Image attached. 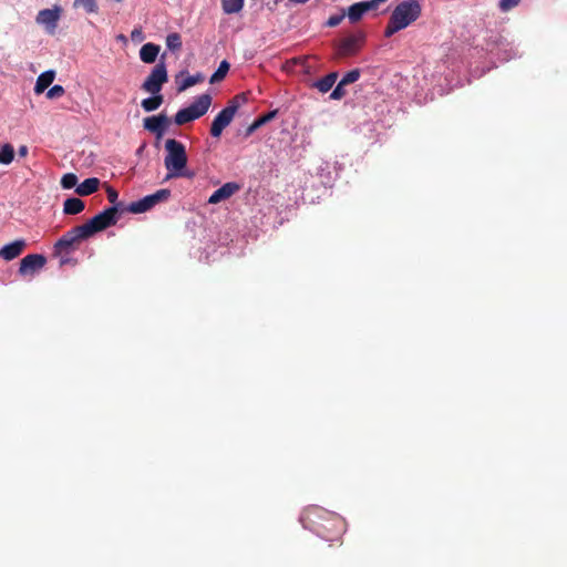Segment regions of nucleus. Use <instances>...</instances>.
<instances>
[{
    "instance_id": "24",
    "label": "nucleus",
    "mask_w": 567,
    "mask_h": 567,
    "mask_svg": "<svg viewBox=\"0 0 567 567\" xmlns=\"http://www.w3.org/2000/svg\"><path fill=\"white\" fill-rule=\"evenodd\" d=\"M364 13L365 10L361 2L353 3L348 9V18L352 23L360 21Z\"/></svg>"
},
{
    "instance_id": "3",
    "label": "nucleus",
    "mask_w": 567,
    "mask_h": 567,
    "mask_svg": "<svg viewBox=\"0 0 567 567\" xmlns=\"http://www.w3.org/2000/svg\"><path fill=\"white\" fill-rule=\"evenodd\" d=\"M210 105L212 96L207 93L202 94L189 106L179 110L174 116V122L177 125H184L195 121L205 115Z\"/></svg>"
},
{
    "instance_id": "25",
    "label": "nucleus",
    "mask_w": 567,
    "mask_h": 567,
    "mask_svg": "<svg viewBox=\"0 0 567 567\" xmlns=\"http://www.w3.org/2000/svg\"><path fill=\"white\" fill-rule=\"evenodd\" d=\"M182 45H183V41H182V37L179 33L173 32L166 37V47L171 51H174V52L179 51L182 49Z\"/></svg>"
},
{
    "instance_id": "13",
    "label": "nucleus",
    "mask_w": 567,
    "mask_h": 567,
    "mask_svg": "<svg viewBox=\"0 0 567 567\" xmlns=\"http://www.w3.org/2000/svg\"><path fill=\"white\" fill-rule=\"evenodd\" d=\"M25 246L24 239H17L0 249V257L7 261L13 260L23 252Z\"/></svg>"
},
{
    "instance_id": "5",
    "label": "nucleus",
    "mask_w": 567,
    "mask_h": 567,
    "mask_svg": "<svg viewBox=\"0 0 567 567\" xmlns=\"http://www.w3.org/2000/svg\"><path fill=\"white\" fill-rule=\"evenodd\" d=\"M89 237L81 230V225L71 228L54 244V256L69 255L78 245Z\"/></svg>"
},
{
    "instance_id": "19",
    "label": "nucleus",
    "mask_w": 567,
    "mask_h": 567,
    "mask_svg": "<svg viewBox=\"0 0 567 567\" xmlns=\"http://www.w3.org/2000/svg\"><path fill=\"white\" fill-rule=\"evenodd\" d=\"M85 204L82 199L76 197H70L65 199L63 204V213L65 215H76L83 212Z\"/></svg>"
},
{
    "instance_id": "12",
    "label": "nucleus",
    "mask_w": 567,
    "mask_h": 567,
    "mask_svg": "<svg viewBox=\"0 0 567 567\" xmlns=\"http://www.w3.org/2000/svg\"><path fill=\"white\" fill-rule=\"evenodd\" d=\"M364 39L363 33L352 34L344 38L339 45V55L348 56L355 54Z\"/></svg>"
},
{
    "instance_id": "9",
    "label": "nucleus",
    "mask_w": 567,
    "mask_h": 567,
    "mask_svg": "<svg viewBox=\"0 0 567 567\" xmlns=\"http://www.w3.org/2000/svg\"><path fill=\"white\" fill-rule=\"evenodd\" d=\"M169 123L171 120L165 114L148 116L143 121L144 128L155 134L157 140L163 137Z\"/></svg>"
},
{
    "instance_id": "2",
    "label": "nucleus",
    "mask_w": 567,
    "mask_h": 567,
    "mask_svg": "<svg viewBox=\"0 0 567 567\" xmlns=\"http://www.w3.org/2000/svg\"><path fill=\"white\" fill-rule=\"evenodd\" d=\"M166 156L164 165L167 169L166 179L176 177H193V173L186 172L187 154L184 144L175 138L165 142Z\"/></svg>"
},
{
    "instance_id": "22",
    "label": "nucleus",
    "mask_w": 567,
    "mask_h": 567,
    "mask_svg": "<svg viewBox=\"0 0 567 567\" xmlns=\"http://www.w3.org/2000/svg\"><path fill=\"white\" fill-rule=\"evenodd\" d=\"M220 3L226 14H235L243 10L245 0H220Z\"/></svg>"
},
{
    "instance_id": "28",
    "label": "nucleus",
    "mask_w": 567,
    "mask_h": 567,
    "mask_svg": "<svg viewBox=\"0 0 567 567\" xmlns=\"http://www.w3.org/2000/svg\"><path fill=\"white\" fill-rule=\"evenodd\" d=\"M245 102H246L245 94H238V95L234 96L231 100H229L226 107H224L223 110H230L231 115L235 116L240 104L245 103Z\"/></svg>"
},
{
    "instance_id": "15",
    "label": "nucleus",
    "mask_w": 567,
    "mask_h": 567,
    "mask_svg": "<svg viewBox=\"0 0 567 567\" xmlns=\"http://www.w3.org/2000/svg\"><path fill=\"white\" fill-rule=\"evenodd\" d=\"M161 47L158 44L148 42L142 45L140 50V59L147 64L154 63L159 53Z\"/></svg>"
},
{
    "instance_id": "31",
    "label": "nucleus",
    "mask_w": 567,
    "mask_h": 567,
    "mask_svg": "<svg viewBox=\"0 0 567 567\" xmlns=\"http://www.w3.org/2000/svg\"><path fill=\"white\" fill-rule=\"evenodd\" d=\"M360 70L359 69H353L351 71H349L347 74H344V76L341 79V85H349V84H352L354 82H357L360 78Z\"/></svg>"
},
{
    "instance_id": "23",
    "label": "nucleus",
    "mask_w": 567,
    "mask_h": 567,
    "mask_svg": "<svg viewBox=\"0 0 567 567\" xmlns=\"http://www.w3.org/2000/svg\"><path fill=\"white\" fill-rule=\"evenodd\" d=\"M14 158V148L10 143H6L0 147V164L9 165Z\"/></svg>"
},
{
    "instance_id": "34",
    "label": "nucleus",
    "mask_w": 567,
    "mask_h": 567,
    "mask_svg": "<svg viewBox=\"0 0 567 567\" xmlns=\"http://www.w3.org/2000/svg\"><path fill=\"white\" fill-rule=\"evenodd\" d=\"M106 194H107V199H109L110 203H112L114 206H118L120 205V204H117V199H118L117 190H115L111 186H107L106 187Z\"/></svg>"
},
{
    "instance_id": "27",
    "label": "nucleus",
    "mask_w": 567,
    "mask_h": 567,
    "mask_svg": "<svg viewBox=\"0 0 567 567\" xmlns=\"http://www.w3.org/2000/svg\"><path fill=\"white\" fill-rule=\"evenodd\" d=\"M228 70H229V63L225 60L221 61L218 69L210 76L209 82L217 83V82L221 81L226 76Z\"/></svg>"
},
{
    "instance_id": "6",
    "label": "nucleus",
    "mask_w": 567,
    "mask_h": 567,
    "mask_svg": "<svg viewBox=\"0 0 567 567\" xmlns=\"http://www.w3.org/2000/svg\"><path fill=\"white\" fill-rule=\"evenodd\" d=\"M164 58L165 54L162 55L161 61L153 68L150 75L143 82V91L151 94H157L161 92L163 84L167 82L168 76Z\"/></svg>"
},
{
    "instance_id": "8",
    "label": "nucleus",
    "mask_w": 567,
    "mask_h": 567,
    "mask_svg": "<svg viewBox=\"0 0 567 567\" xmlns=\"http://www.w3.org/2000/svg\"><path fill=\"white\" fill-rule=\"evenodd\" d=\"M62 13L61 7L54 6L52 9L40 10L35 17V22L43 25L47 33L53 35Z\"/></svg>"
},
{
    "instance_id": "7",
    "label": "nucleus",
    "mask_w": 567,
    "mask_h": 567,
    "mask_svg": "<svg viewBox=\"0 0 567 567\" xmlns=\"http://www.w3.org/2000/svg\"><path fill=\"white\" fill-rule=\"evenodd\" d=\"M171 196V190L163 188L154 194L147 195L140 200L131 203L126 210L132 214H142L152 209L156 204L165 202Z\"/></svg>"
},
{
    "instance_id": "1",
    "label": "nucleus",
    "mask_w": 567,
    "mask_h": 567,
    "mask_svg": "<svg viewBox=\"0 0 567 567\" xmlns=\"http://www.w3.org/2000/svg\"><path fill=\"white\" fill-rule=\"evenodd\" d=\"M422 13L419 1L406 0L400 2L392 11L389 22L384 29V37L390 38L396 32L408 28L415 22Z\"/></svg>"
},
{
    "instance_id": "20",
    "label": "nucleus",
    "mask_w": 567,
    "mask_h": 567,
    "mask_svg": "<svg viewBox=\"0 0 567 567\" xmlns=\"http://www.w3.org/2000/svg\"><path fill=\"white\" fill-rule=\"evenodd\" d=\"M337 79H338V73L331 72V73L327 74L326 76L321 78L320 80H318L315 83V87H317L321 93H327L332 89Z\"/></svg>"
},
{
    "instance_id": "33",
    "label": "nucleus",
    "mask_w": 567,
    "mask_h": 567,
    "mask_svg": "<svg viewBox=\"0 0 567 567\" xmlns=\"http://www.w3.org/2000/svg\"><path fill=\"white\" fill-rule=\"evenodd\" d=\"M344 86L346 85H341V82H339L337 84V86L334 87V90L331 92L330 99L331 100H341L342 97H344L347 94Z\"/></svg>"
},
{
    "instance_id": "17",
    "label": "nucleus",
    "mask_w": 567,
    "mask_h": 567,
    "mask_svg": "<svg viewBox=\"0 0 567 567\" xmlns=\"http://www.w3.org/2000/svg\"><path fill=\"white\" fill-rule=\"evenodd\" d=\"M55 72L52 70L41 73L35 82L34 92L37 94L43 93L54 81Z\"/></svg>"
},
{
    "instance_id": "35",
    "label": "nucleus",
    "mask_w": 567,
    "mask_h": 567,
    "mask_svg": "<svg viewBox=\"0 0 567 567\" xmlns=\"http://www.w3.org/2000/svg\"><path fill=\"white\" fill-rule=\"evenodd\" d=\"M520 0H501L499 8L502 11H508L516 7Z\"/></svg>"
},
{
    "instance_id": "30",
    "label": "nucleus",
    "mask_w": 567,
    "mask_h": 567,
    "mask_svg": "<svg viewBox=\"0 0 567 567\" xmlns=\"http://www.w3.org/2000/svg\"><path fill=\"white\" fill-rule=\"evenodd\" d=\"M78 185V176L73 173H66L61 178V186L64 189H71Z\"/></svg>"
},
{
    "instance_id": "38",
    "label": "nucleus",
    "mask_w": 567,
    "mask_h": 567,
    "mask_svg": "<svg viewBox=\"0 0 567 567\" xmlns=\"http://www.w3.org/2000/svg\"><path fill=\"white\" fill-rule=\"evenodd\" d=\"M28 152H29V150H28V146H25V145H21V146L19 147V150H18V154H19V156H21V157L27 156V155H28Z\"/></svg>"
},
{
    "instance_id": "39",
    "label": "nucleus",
    "mask_w": 567,
    "mask_h": 567,
    "mask_svg": "<svg viewBox=\"0 0 567 567\" xmlns=\"http://www.w3.org/2000/svg\"><path fill=\"white\" fill-rule=\"evenodd\" d=\"M66 262H69V259L68 258H64V255L61 256V261L60 264L61 265H65Z\"/></svg>"
},
{
    "instance_id": "21",
    "label": "nucleus",
    "mask_w": 567,
    "mask_h": 567,
    "mask_svg": "<svg viewBox=\"0 0 567 567\" xmlns=\"http://www.w3.org/2000/svg\"><path fill=\"white\" fill-rule=\"evenodd\" d=\"M163 95L159 93L153 94L151 97H146L142 101L141 106L145 112H153L163 104Z\"/></svg>"
},
{
    "instance_id": "18",
    "label": "nucleus",
    "mask_w": 567,
    "mask_h": 567,
    "mask_svg": "<svg viewBox=\"0 0 567 567\" xmlns=\"http://www.w3.org/2000/svg\"><path fill=\"white\" fill-rule=\"evenodd\" d=\"M277 115V111H270L258 118H256L247 128L245 132V137H249L255 131H257L259 127L265 125L266 123L274 120Z\"/></svg>"
},
{
    "instance_id": "10",
    "label": "nucleus",
    "mask_w": 567,
    "mask_h": 567,
    "mask_svg": "<svg viewBox=\"0 0 567 567\" xmlns=\"http://www.w3.org/2000/svg\"><path fill=\"white\" fill-rule=\"evenodd\" d=\"M47 264V258L40 254H31L23 257L20 261L19 274L21 276L33 275L42 269Z\"/></svg>"
},
{
    "instance_id": "32",
    "label": "nucleus",
    "mask_w": 567,
    "mask_h": 567,
    "mask_svg": "<svg viewBox=\"0 0 567 567\" xmlns=\"http://www.w3.org/2000/svg\"><path fill=\"white\" fill-rule=\"evenodd\" d=\"M64 87L62 85H53L49 89L47 92L48 99H58L61 97L64 94Z\"/></svg>"
},
{
    "instance_id": "16",
    "label": "nucleus",
    "mask_w": 567,
    "mask_h": 567,
    "mask_svg": "<svg viewBox=\"0 0 567 567\" xmlns=\"http://www.w3.org/2000/svg\"><path fill=\"white\" fill-rule=\"evenodd\" d=\"M100 179L96 177H90L79 184L75 188V193L79 196H89L99 189Z\"/></svg>"
},
{
    "instance_id": "14",
    "label": "nucleus",
    "mask_w": 567,
    "mask_h": 567,
    "mask_svg": "<svg viewBox=\"0 0 567 567\" xmlns=\"http://www.w3.org/2000/svg\"><path fill=\"white\" fill-rule=\"evenodd\" d=\"M238 189L239 185L237 183H226L210 195V197L208 198V203L218 204L221 200L231 197Z\"/></svg>"
},
{
    "instance_id": "36",
    "label": "nucleus",
    "mask_w": 567,
    "mask_h": 567,
    "mask_svg": "<svg viewBox=\"0 0 567 567\" xmlns=\"http://www.w3.org/2000/svg\"><path fill=\"white\" fill-rule=\"evenodd\" d=\"M386 0H370V1H363L361 3L363 6L365 12H368L369 10L377 9L380 3H383Z\"/></svg>"
},
{
    "instance_id": "26",
    "label": "nucleus",
    "mask_w": 567,
    "mask_h": 567,
    "mask_svg": "<svg viewBox=\"0 0 567 567\" xmlns=\"http://www.w3.org/2000/svg\"><path fill=\"white\" fill-rule=\"evenodd\" d=\"M203 81H204V76L200 73H197L194 75H188L186 79L183 80V82H181L178 84V92L185 91L188 87L194 86L197 83H200Z\"/></svg>"
},
{
    "instance_id": "29",
    "label": "nucleus",
    "mask_w": 567,
    "mask_h": 567,
    "mask_svg": "<svg viewBox=\"0 0 567 567\" xmlns=\"http://www.w3.org/2000/svg\"><path fill=\"white\" fill-rule=\"evenodd\" d=\"M74 7H82L87 13L97 12L95 0H74Z\"/></svg>"
},
{
    "instance_id": "4",
    "label": "nucleus",
    "mask_w": 567,
    "mask_h": 567,
    "mask_svg": "<svg viewBox=\"0 0 567 567\" xmlns=\"http://www.w3.org/2000/svg\"><path fill=\"white\" fill-rule=\"evenodd\" d=\"M118 207L112 206L81 225V230L90 238L95 233L102 231L117 223Z\"/></svg>"
},
{
    "instance_id": "11",
    "label": "nucleus",
    "mask_w": 567,
    "mask_h": 567,
    "mask_svg": "<svg viewBox=\"0 0 567 567\" xmlns=\"http://www.w3.org/2000/svg\"><path fill=\"white\" fill-rule=\"evenodd\" d=\"M234 117L230 110H221L212 122L210 135L216 138L220 137L223 131L233 122Z\"/></svg>"
},
{
    "instance_id": "37",
    "label": "nucleus",
    "mask_w": 567,
    "mask_h": 567,
    "mask_svg": "<svg viewBox=\"0 0 567 567\" xmlns=\"http://www.w3.org/2000/svg\"><path fill=\"white\" fill-rule=\"evenodd\" d=\"M343 18H344V14H334V16H331V17L328 19V21H327V23H326V24H327L328 27H331V28L337 27V25H339V24L341 23V21L343 20Z\"/></svg>"
}]
</instances>
